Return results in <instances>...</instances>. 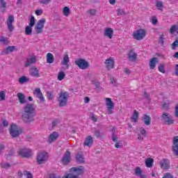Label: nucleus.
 I'll use <instances>...</instances> for the list:
<instances>
[{
	"mask_svg": "<svg viewBox=\"0 0 178 178\" xmlns=\"http://www.w3.org/2000/svg\"><path fill=\"white\" fill-rule=\"evenodd\" d=\"M159 60H158V58L156 57H153L151 58L149 65L150 69L154 70L155 69V67L156 66V63H159Z\"/></svg>",
	"mask_w": 178,
	"mask_h": 178,
	"instance_id": "5701e85b",
	"label": "nucleus"
},
{
	"mask_svg": "<svg viewBox=\"0 0 178 178\" xmlns=\"http://www.w3.org/2000/svg\"><path fill=\"white\" fill-rule=\"evenodd\" d=\"M111 83L115 87H117L118 86V81L115 79V77H111Z\"/></svg>",
	"mask_w": 178,
	"mask_h": 178,
	"instance_id": "de8ad7c7",
	"label": "nucleus"
},
{
	"mask_svg": "<svg viewBox=\"0 0 178 178\" xmlns=\"http://www.w3.org/2000/svg\"><path fill=\"white\" fill-rule=\"evenodd\" d=\"M117 15L118 16H122L126 15V13L122 9L119 8L118 10H117Z\"/></svg>",
	"mask_w": 178,
	"mask_h": 178,
	"instance_id": "c03bdc74",
	"label": "nucleus"
},
{
	"mask_svg": "<svg viewBox=\"0 0 178 178\" xmlns=\"http://www.w3.org/2000/svg\"><path fill=\"white\" fill-rule=\"evenodd\" d=\"M105 64L108 70H111V69H113L115 67V60H113V58H112L106 59Z\"/></svg>",
	"mask_w": 178,
	"mask_h": 178,
	"instance_id": "a211bd4d",
	"label": "nucleus"
},
{
	"mask_svg": "<svg viewBox=\"0 0 178 178\" xmlns=\"http://www.w3.org/2000/svg\"><path fill=\"white\" fill-rule=\"evenodd\" d=\"M88 13H90L91 16H95V13H97V10H95V9H90L88 10Z\"/></svg>",
	"mask_w": 178,
	"mask_h": 178,
	"instance_id": "6e6d98bb",
	"label": "nucleus"
},
{
	"mask_svg": "<svg viewBox=\"0 0 178 178\" xmlns=\"http://www.w3.org/2000/svg\"><path fill=\"white\" fill-rule=\"evenodd\" d=\"M135 175L138 177L140 178H147V175L143 173V170L140 167H137L135 170Z\"/></svg>",
	"mask_w": 178,
	"mask_h": 178,
	"instance_id": "a878e982",
	"label": "nucleus"
},
{
	"mask_svg": "<svg viewBox=\"0 0 178 178\" xmlns=\"http://www.w3.org/2000/svg\"><path fill=\"white\" fill-rule=\"evenodd\" d=\"M69 97L68 92L63 90L60 91L58 93V97L57 98L59 106H66V105H67Z\"/></svg>",
	"mask_w": 178,
	"mask_h": 178,
	"instance_id": "7ed1b4c3",
	"label": "nucleus"
},
{
	"mask_svg": "<svg viewBox=\"0 0 178 178\" xmlns=\"http://www.w3.org/2000/svg\"><path fill=\"white\" fill-rule=\"evenodd\" d=\"M61 63L64 66H66V65H67L69 63V55H65L63 57V60H62Z\"/></svg>",
	"mask_w": 178,
	"mask_h": 178,
	"instance_id": "f704fd0d",
	"label": "nucleus"
},
{
	"mask_svg": "<svg viewBox=\"0 0 178 178\" xmlns=\"http://www.w3.org/2000/svg\"><path fill=\"white\" fill-rule=\"evenodd\" d=\"M58 137H59L58 132L54 131L49 135L48 138V143L51 144V143H54V141H56V140H58Z\"/></svg>",
	"mask_w": 178,
	"mask_h": 178,
	"instance_id": "aec40b11",
	"label": "nucleus"
},
{
	"mask_svg": "<svg viewBox=\"0 0 178 178\" xmlns=\"http://www.w3.org/2000/svg\"><path fill=\"white\" fill-rule=\"evenodd\" d=\"M163 178H175V177L170 172H165Z\"/></svg>",
	"mask_w": 178,
	"mask_h": 178,
	"instance_id": "09e8293b",
	"label": "nucleus"
},
{
	"mask_svg": "<svg viewBox=\"0 0 178 178\" xmlns=\"http://www.w3.org/2000/svg\"><path fill=\"white\" fill-rule=\"evenodd\" d=\"M33 95L37 97V98L40 99V102H44L45 100L44 99V96L42 95V92H41V89L40 88H37L33 91Z\"/></svg>",
	"mask_w": 178,
	"mask_h": 178,
	"instance_id": "f3484780",
	"label": "nucleus"
},
{
	"mask_svg": "<svg viewBox=\"0 0 178 178\" xmlns=\"http://www.w3.org/2000/svg\"><path fill=\"white\" fill-rule=\"evenodd\" d=\"M1 166L3 169H9V168H10V163H7V162H2L1 163Z\"/></svg>",
	"mask_w": 178,
	"mask_h": 178,
	"instance_id": "58836bf2",
	"label": "nucleus"
},
{
	"mask_svg": "<svg viewBox=\"0 0 178 178\" xmlns=\"http://www.w3.org/2000/svg\"><path fill=\"white\" fill-rule=\"evenodd\" d=\"M175 75L178 76V64L175 66Z\"/></svg>",
	"mask_w": 178,
	"mask_h": 178,
	"instance_id": "774afa93",
	"label": "nucleus"
},
{
	"mask_svg": "<svg viewBox=\"0 0 178 178\" xmlns=\"http://www.w3.org/2000/svg\"><path fill=\"white\" fill-rule=\"evenodd\" d=\"M14 154H15V149H11V152L7 155V158H10V156H13V155Z\"/></svg>",
	"mask_w": 178,
	"mask_h": 178,
	"instance_id": "0e129e2a",
	"label": "nucleus"
},
{
	"mask_svg": "<svg viewBox=\"0 0 178 178\" xmlns=\"http://www.w3.org/2000/svg\"><path fill=\"white\" fill-rule=\"evenodd\" d=\"M156 6L159 10H162L163 9V3L162 1H157L156 3Z\"/></svg>",
	"mask_w": 178,
	"mask_h": 178,
	"instance_id": "e433bc0d",
	"label": "nucleus"
},
{
	"mask_svg": "<svg viewBox=\"0 0 178 178\" xmlns=\"http://www.w3.org/2000/svg\"><path fill=\"white\" fill-rule=\"evenodd\" d=\"M128 59L131 62H134L136 61V59H137V54L134 51L130 50V51L128 54Z\"/></svg>",
	"mask_w": 178,
	"mask_h": 178,
	"instance_id": "b1692460",
	"label": "nucleus"
},
{
	"mask_svg": "<svg viewBox=\"0 0 178 178\" xmlns=\"http://www.w3.org/2000/svg\"><path fill=\"white\" fill-rule=\"evenodd\" d=\"M0 42H2L4 45H6L8 44L9 41H8V39L3 36L0 37Z\"/></svg>",
	"mask_w": 178,
	"mask_h": 178,
	"instance_id": "a19ab883",
	"label": "nucleus"
},
{
	"mask_svg": "<svg viewBox=\"0 0 178 178\" xmlns=\"http://www.w3.org/2000/svg\"><path fill=\"white\" fill-rule=\"evenodd\" d=\"M165 35H163V34H161V35H160V38H159V44H161L162 45H163V42H164V41H165Z\"/></svg>",
	"mask_w": 178,
	"mask_h": 178,
	"instance_id": "3c124183",
	"label": "nucleus"
},
{
	"mask_svg": "<svg viewBox=\"0 0 178 178\" xmlns=\"http://www.w3.org/2000/svg\"><path fill=\"white\" fill-rule=\"evenodd\" d=\"M76 159L77 163H85L84 156H83V152H78L76 156Z\"/></svg>",
	"mask_w": 178,
	"mask_h": 178,
	"instance_id": "bb28decb",
	"label": "nucleus"
},
{
	"mask_svg": "<svg viewBox=\"0 0 178 178\" xmlns=\"http://www.w3.org/2000/svg\"><path fill=\"white\" fill-rule=\"evenodd\" d=\"M159 72L165 73V64H160L159 66Z\"/></svg>",
	"mask_w": 178,
	"mask_h": 178,
	"instance_id": "a18cd8bd",
	"label": "nucleus"
},
{
	"mask_svg": "<svg viewBox=\"0 0 178 178\" xmlns=\"http://www.w3.org/2000/svg\"><path fill=\"white\" fill-rule=\"evenodd\" d=\"M34 116H35V108H34L33 104H27L24 107V111L22 113L24 122L26 123L34 122Z\"/></svg>",
	"mask_w": 178,
	"mask_h": 178,
	"instance_id": "f257e3e1",
	"label": "nucleus"
},
{
	"mask_svg": "<svg viewBox=\"0 0 178 178\" xmlns=\"http://www.w3.org/2000/svg\"><path fill=\"white\" fill-rule=\"evenodd\" d=\"M131 120L135 123H137L138 120V112L137 111L135 110L134 111L133 115L131 118Z\"/></svg>",
	"mask_w": 178,
	"mask_h": 178,
	"instance_id": "c756f323",
	"label": "nucleus"
},
{
	"mask_svg": "<svg viewBox=\"0 0 178 178\" xmlns=\"http://www.w3.org/2000/svg\"><path fill=\"white\" fill-rule=\"evenodd\" d=\"M5 92L4 91H0V101H5Z\"/></svg>",
	"mask_w": 178,
	"mask_h": 178,
	"instance_id": "603ef678",
	"label": "nucleus"
},
{
	"mask_svg": "<svg viewBox=\"0 0 178 178\" xmlns=\"http://www.w3.org/2000/svg\"><path fill=\"white\" fill-rule=\"evenodd\" d=\"M18 154L22 158H30L31 156V149L22 148L19 150Z\"/></svg>",
	"mask_w": 178,
	"mask_h": 178,
	"instance_id": "6e6552de",
	"label": "nucleus"
},
{
	"mask_svg": "<svg viewBox=\"0 0 178 178\" xmlns=\"http://www.w3.org/2000/svg\"><path fill=\"white\" fill-rule=\"evenodd\" d=\"M92 84L93 86H95L96 88H99V86L101 85V83H99V82L97 81V80L92 81Z\"/></svg>",
	"mask_w": 178,
	"mask_h": 178,
	"instance_id": "864d4df0",
	"label": "nucleus"
},
{
	"mask_svg": "<svg viewBox=\"0 0 178 178\" xmlns=\"http://www.w3.org/2000/svg\"><path fill=\"white\" fill-rule=\"evenodd\" d=\"M154 163V159L151 158L147 159L145 161V165L147 168H152V165Z\"/></svg>",
	"mask_w": 178,
	"mask_h": 178,
	"instance_id": "2f4dec72",
	"label": "nucleus"
},
{
	"mask_svg": "<svg viewBox=\"0 0 178 178\" xmlns=\"http://www.w3.org/2000/svg\"><path fill=\"white\" fill-rule=\"evenodd\" d=\"M25 33L26 35H31L33 34V29H31V26H26L25 28Z\"/></svg>",
	"mask_w": 178,
	"mask_h": 178,
	"instance_id": "72a5a7b5",
	"label": "nucleus"
},
{
	"mask_svg": "<svg viewBox=\"0 0 178 178\" xmlns=\"http://www.w3.org/2000/svg\"><path fill=\"white\" fill-rule=\"evenodd\" d=\"M106 101L108 114L111 115L113 113V111H112V109H113L115 105L113 104V102H112V99L111 98H106Z\"/></svg>",
	"mask_w": 178,
	"mask_h": 178,
	"instance_id": "f8f14e48",
	"label": "nucleus"
},
{
	"mask_svg": "<svg viewBox=\"0 0 178 178\" xmlns=\"http://www.w3.org/2000/svg\"><path fill=\"white\" fill-rule=\"evenodd\" d=\"M147 31L144 29H139L136 31V33L134 34V38L135 40H137L138 41H140V40H143L144 37H145Z\"/></svg>",
	"mask_w": 178,
	"mask_h": 178,
	"instance_id": "1a4fd4ad",
	"label": "nucleus"
},
{
	"mask_svg": "<svg viewBox=\"0 0 178 178\" xmlns=\"http://www.w3.org/2000/svg\"><path fill=\"white\" fill-rule=\"evenodd\" d=\"M10 134L13 137V138H16V137H19L20 136V134L22 133L19 128H17V126L15 124H12L10 125V128L9 129Z\"/></svg>",
	"mask_w": 178,
	"mask_h": 178,
	"instance_id": "0eeeda50",
	"label": "nucleus"
},
{
	"mask_svg": "<svg viewBox=\"0 0 178 178\" xmlns=\"http://www.w3.org/2000/svg\"><path fill=\"white\" fill-rule=\"evenodd\" d=\"M162 119L165 124H173V123H175V121L172 120V118H170V115L168 113H163Z\"/></svg>",
	"mask_w": 178,
	"mask_h": 178,
	"instance_id": "9b49d317",
	"label": "nucleus"
},
{
	"mask_svg": "<svg viewBox=\"0 0 178 178\" xmlns=\"http://www.w3.org/2000/svg\"><path fill=\"white\" fill-rule=\"evenodd\" d=\"M111 138L114 143H118V136H116V134H115V132L113 133Z\"/></svg>",
	"mask_w": 178,
	"mask_h": 178,
	"instance_id": "5fc2aeb1",
	"label": "nucleus"
},
{
	"mask_svg": "<svg viewBox=\"0 0 178 178\" xmlns=\"http://www.w3.org/2000/svg\"><path fill=\"white\" fill-rule=\"evenodd\" d=\"M29 74L32 77H40V70L35 67H31L29 69Z\"/></svg>",
	"mask_w": 178,
	"mask_h": 178,
	"instance_id": "dca6fc26",
	"label": "nucleus"
},
{
	"mask_svg": "<svg viewBox=\"0 0 178 178\" xmlns=\"http://www.w3.org/2000/svg\"><path fill=\"white\" fill-rule=\"evenodd\" d=\"M63 15L64 16H69L70 15V8H69V7L65 6L63 8Z\"/></svg>",
	"mask_w": 178,
	"mask_h": 178,
	"instance_id": "c9c22d12",
	"label": "nucleus"
},
{
	"mask_svg": "<svg viewBox=\"0 0 178 178\" xmlns=\"http://www.w3.org/2000/svg\"><path fill=\"white\" fill-rule=\"evenodd\" d=\"M160 166L161 169H164L165 170H168L170 168V162L168 159H163L160 161Z\"/></svg>",
	"mask_w": 178,
	"mask_h": 178,
	"instance_id": "ddd939ff",
	"label": "nucleus"
},
{
	"mask_svg": "<svg viewBox=\"0 0 178 178\" xmlns=\"http://www.w3.org/2000/svg\"><path fill=\"white\" fill-rule=\"evenodd\" d=\"M94 133H95V137H97L98 138H99V137L102 136V134H101V131L98 129H95Z\"/></svg>",
	"mask_w": 178,
	"mask_h": 178,
	"instance_id": "8fccbe9b",
	"label": "nucleus"
},
{
	"mask_svg": "<svg viewBox=\"0 0 178 178\" xmlns=\"http://www.w3.org/2000/svg\"><path fill=\"white\" fill-rule=\"evenodd\" d=\"M13 22H15V17H13V15H9L7 19V27L8 31L10 33L15 30V26H13Z\"/></svg>",
	"mask_w": 178,
	"mask_h": 178,
	"instance_id": "9d476101",
	"label": "nucleus"
},
{
	"mask_svg": "<svg viewBox=\"0 0 178 178\" xmlns=\"http://www.w3.org/2000/svg\"><path fill=\"white\" fill-rule=\"evenodd\" d=\"M0 3H1L2 8H6V2H5V1L0 0Z\"/></svg>",
	"mask_w": 178,
	"mask_h": 178,
	"instance_id": "680f3d73",
	"label": "nucleus"
},
{
	"mask_svg": "<svg viewBox=\"0 0 178 178\" xmlns=\"http://www.w3.org/2000/svg\"><path fill=\"white\" fill-rule=\"evenodd\" d=\"M66 75L65 74V72H60L58 74V80H59L60 81H62V80H63V79H65V76Z\"/></svg>",
	"mask_w": 178,
	"mask_h": 178,
	"instance_id": "4c0bfd02",
	"label": "nucleus"
},
{
	"mask_svg": "<svg viewBox=\"0 0 178 178\" xmlns=\"http://www.w3.org/2000/svg\"><path fill=\"white\" fill-rule=\"evenodd\" d=\"M175 118H178V104L175 106Z\"/></svg>",
	"mask_w": 178,
	"mask_h": 178,
	"instance_id": "e2e57ef3",
	"label": "nucleus"
},
{
	"mask_svg": "<svg viewBox=\"0 0 178 178\" xmlns=\"http://www.w3.org/2000/svg\"><path fill=\"white\" fill-rule=\"evenodd\" d=\"M169 105H170L169 102H164V104L162 106L163 109H164V111H168Z\"/></svg>",
	"mask_w": 178,
	"mask_h": 178,
	"instance_id": "49530a36",
	"label": "nucleus"
},
{
	"mask_svg": "<svg viewBox=\"0 0 178 178\" xmlns=\"http://www.w3.org/2000/svg\"><path fill=\"white\" fill-rule=\"evenodd\" d=\"M172 49H175L178 47V38L172 44Z\"/></svg>",
	"mask_w": 178,
	"mask_h": 178,
	"instance_id": "4d7b16f0",
	"label": "nucleus"
},
{
	"mask_svg": "<svg viewBox=\"0 0 178 178\" xmlns=\"http://www.w3.org/2000/svg\"><path fill=\"white\" fill-rule=\"evenodd\" d=\"M34 24H35V18H34V16H32L30 19L29 26L34 27Z\"/></svg>",
	"mask_w": 178,
	"mask_h": 178,
	"instance_id": "37998d69",
	"label": "nucleus"
},
{
	"mask_svg": "<svg viewBox=\"0 0 178 178\" xmlns=\"http://www.w3.org/2000/svg\"><path fill=\"white\" fill-rule=\"evenodd\" d=\"M37 62V58L35 56L30 57L27 58L26 62L25 63L26 67H29V66H31V65H34Z\"/></svg>",
	"mask_w": 178,
	"mask_h": 178,
	"instance_id": "4be33fe9",
	"label": "nucleus"
},
{
	"mask_svg": "<svg viewBox=\"0 0 178 178\" xmlns=\"http://www.w3.org/2000/svg\"><path fill=\"white\" fill-rule=\"evenodd\" d=\"M24 176H25L26 178H33V174H31L30 171L27 170L24 171Z\"/></svg>",
	"mask_w": 178,
	"mask_h": 178,
	"instance_id": "79ce46f5",
	"label": "nucleus"
},
{
	"mask_svg": "<svg viewBox=\"0 0 178 178\" xmlns=\"http://www.w3.org/2000/svg\"><path fill=\"white\" fill-rule=\"evenodd\" d=\"M47 97L49 99H52V92H47Z\"/></svg>",
	"mask_w": 178,
	"mask_h": 178,
	"instance_id": "338daca9",
	"label": "nucleus"
},
{
	"mask_svg": "<svg viewBox=\"0 0 178 178\" xmlns=\"http://www.w3.org/2000/svg\"><path fill=\"white\" fill-rule=\"evenodd\" d=\"M48 161V153L43 152L38 154L37 162L38 165H42Z\"/></svg>",
	"mask_w": 178,
	"mask_h": 178,
	"instance_id": "423d86ee",
	"label": "nucleus"
},
{
	"mask_svg": "<svg viewBox=\"0 0 178 178\" xmlns=\"http://www.w3.org/2000/svg\"><path fill=\"white\" fill-rule=\"evenodd\" d=\"M42 13H44V11L42 10H35V15L37 16H41V15H42Z\"/></svg>",
	"mask_w": 178,
	"mask_h": 178,
	"instance_id": "13d9d810",
	"label": "nucleus"
},
{
	"mask_svg": "<svg viewBox=\"0 0 178 178\" xmlns=\"http://www.w3.org/2000/svg\"><path fill=\"white\" fill-rule=\"evenodd\" d=\"M70 151L67 149L64 156L61 159V162L63 163V165H67V163L70 162Z\"/></svg>",
	"mask_w": 178,
	"mask_h": 178,
	"instance_id": "4468645a",
	"label": "nucleus"
},
{
	"mask_svg": "<svg viewBox=\"0 0 178 178\" xmlns=\"http://www.w3.org/2000/svg\"><path fill=\"white\" fill-rule=\"evenodd\" d=\"M177 26H178V25L172 26L170 29V34H174V33H176V31L177 30Z\"/></svg>",
	"mask_w": 178,
	"mask_h": 178,
	"instance_id": "ea45409f",
	"label": "nucleus"
},
{
	"mask_svg": "<svg viewBox=\"0 0 178 178\" xmlns=\"http://www.w3.org/2000/svg\"><path fill=\"white\" fill-rule=\"evenodd\" d=\"M17 96L21 105H24V104H27V100H26V96L23 93L18 92Z\"/></svg>",
	"mask_w": 178,
	"mask_h": 178,
	"instance_id": "412c9836",
	"label": "nucleus"
},
{
	"mask_svg": "<svg viewBox=\"0 0 178 178\" xmlns=\"http://www.w3.org/2000/svg\"><path fill=\"white\" fill-rule=\"evenodd\" d=\"M29 81H30V79H29V78L24 76L19 79V84H24V83H29Z\"/></svg>",
	"mask_w": 178,
	"mask_h": 178,
	"instance_id": "473e14b6",
	"label": "nucleus"
},
{
	"mask_svg": "<svg viewBox=\"0 0 178 178\" xmlns=\"http://www.w3.org/2000/svg\"><path fill=\"white\" fill-rule=\"evenodd\" d=\"M55 58H54V55L51 53H48L47 54V63H54V60Z\"/></svg>",
	"mask_w": 178,
	"mask_h": 178,
	"instance_id": "7c9ffc66",
	"label": "nucleus"
},
{
	"mask_svg": "<svg viewBox=\"0 0 178 178\" xmlns=\"http://www.w3.org/2000/svg\"><path fill=\"white\" fill-rule=\"evenodd\" d=\"M140 134H142V136H144V137H145V136H147V131H145V129H144V128H140Z\"/></svg>",
	"mask_w": 178,
	"mask_h": 178,
	"instance_id": "bf43d9fd",
	"label": "nucleus"
},
{
	"mask_svg": "<svg viewBox=\"0 0 178 178\" xmlns=\"http://www.w3.org/2000/svg\"><path fill=\"white\" fill-rule=\"evenodd\" d=\"M74 63L76 66H78V67H79V69H81L82 70H86L90 67V63L83 58L76 60Z\"/></svg>",
	"mask_w": 178,
	"mask_h": 178,
	"instance_id": "20e7f679",
	"label": "nucleus"
},
{
	"mask_svg": "<svg viewBox=\"0 0 178 178\" xmlns=\"http://www.w3.org/2000/svg\"><path fill=\"white\" fill-rule=\"evenodd\" d=\"M45 22H47L45 18H42L38 21V23L35 27V30L37 34H41V33H44V24H45Z\"/></svg>",
	"mask_w": 178,
	"mask_h": 178,
	"instance_id": "39448f33",
	"label": "nucleus"
},
{
	"mask_svg": "<svg viewBox=\"0 0 178 178\" xmlns=\"http://www.w3.org/2000/svg\"><path fill=\"white\" fill-rule=\"evenodd\" d=\"M15 48L16 47L15 46H8L6 49L2 51L1 55H8V54L13 52Z\"/></svg>",
	"mask_w": 178,
	"mask_h": 178,
	"instance_id": "393cba45",
	"label": "nucleus"
},
{
	"mask_svg": "<svg viewBox=\"0 0 178 178\" xmlns=\"http://www.w3.org/2000/svg\"><path fill=\"white\" fill-rule=\"evenodd\" d=\"M92 143H94V140H92V137H91V136H89L86 138L83 144L87 147H91V145H92Z\"/></svg>",
	"mask_w": 178,
	"mask_h": 178,
	"instance_id": "c85d7f7f",
	"label": "nucleus"
},
{
	"mask_svg": "<svg viewBox=\"0 0 178 178\" xmlns=\"http://www.w3.org/2000/svg\"><path fill=\"white\" fill-rule=\"evenodd\" d=\"M49 2V0H40V3H42V5H48Z\"/></svg>",
	"mask_w": 178,
	"mask_h": 178,
	"instance_id": "052dcab7",
	"label": "nucleus"
},
{
	"mask_svg": "<svg viewBox=\"0 0 178 178\" xmlns=\"http://www.w3.org/2000/svg\"><path fill=\"white\" fill-rule=\"evenodd\" d=\"M104 35L105 37H108V38H111L113 37V29L112 28H107L104 31Z\"/></svg>",
	"mask_w": 178,
	"mask_h": 178,
	"instance_id": "cd10ccee",
	"label": "nucleus"
},
{
	"mask_svg": "<svg viewBox=\"0 0 178 178\" xmlns=\"http://www.w3.org/2000/svg\"><path fill=\"white\" fill-rule=\"evenodd\" d=\"M49 178H60V177H56V175L55 174H50Z\"/></svg>",
	"mask_w": 178,
	"mask_h": 178,
	"instance_id": "69168bd1",
	"label": "nucleus"
},
{
	"mask_svg": "<svg viewBox=\"0 0 178 178\" xmlns=\"http://www.w3.org/2000/svg\"><path fill=\"white\" fill-rule=\"evenodd\" d=\"M151 120H152L151 117L146 114H144L143 116L141 118V121L144 122V124H145V126H149V124H151Z\"/></svg>",
	"mask_w": 178,
	"mask_h": 178,
	"instance_id": "6ab92c4d",
	"label": "nucleus"
},
{
	"mask_svg": "<svg viewBox=\"0 0 178 178\" xmlns=\"http://www.w3.org/2000/svg\"><path fill=\"white\" fill-rule=\"evenodd\" d=\"M172 144L174 145L172 147V151L175 155L178 156V136L173 138Z\"/></svg>",
	"mask_w": 178,
	"mask_h": 178,
	"instance_id": "2eb2a0df",
	"label": "nucleus"
},
{
	"mask_svg": "<svg viewBox=\"0 0 178 178\" xmlns=\"http://www.w3.org/2000/svg\"><path fill=\"white\" fill-rule=\"evenodd\" d=\"M83 173V166L73 167L70 170V173L64 176V178H79V176H81Z\"/></svg>",
	"mask_w": 178,
	"mask_h": 178,
	"instance_id": "f03ea898",
	"label": "nucleus"
}]
</instances>
